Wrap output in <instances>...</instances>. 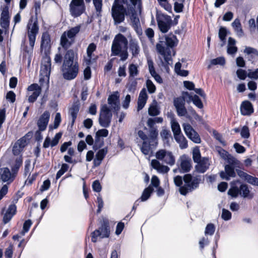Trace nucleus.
<instances>
[{
    "instance_id": "obj_14",
    "label": "nucleus",
    "mask_w": 258,
    "mask_h": 258,
    "mask_svg": "<svg viewBox=\"0 0 258 258\" xmlns=\"http://www.w3.org/2000/svg\"><path fill=\"white\" fill-rule=\"evenodd\" d=\"M177 114L179 116H185L187 112L185 107V98L184 97L175 98L173 100Z\"/></svg>"
},
{
    "instance_id": "obj_21",
    "label": "nucleus",
    "mask_w": 258,
    "mask_h": 258,
    "mask_svg": "<svg viewBox=\"0 0 258 258\" xmlns=\"http://www.w3.org/2000/svg\"><path fill=\"white\" fill-rule=\"evenodd\" d=\"M62 136L61 133H58L55 134L54 137L51 141L50 138L49 137H47L43 143V147L44 148H47L50 146L51 147L56 146L59 140L60 139Z\"/></svg>"
},
{
    "instance_id": "obj_34",
    "label": "nucleus",
    "mask_w": 258,
    "mask_h": 258,
    "mask_svg": "<svg viewBox=\"0 0 258 258\" xmlns=\"http://www.w3.org/2000/svg\"><path fill=\"white\" fill-rule=\"evenodd\" d=\"M73 41H69L67 38L66 32H64L60 38V44L62 47L65 50H67L73 44Z\"/></svg>"
},
{
    "instance_id": "obj_56",
    "label": "nucleus",
    "mask_w": 258,
    "mask_h": 258,
    "mask_svg": "<svg viewBox=\"0 0 258 258\" xmlns=\"http://www.w3.org/2000/svg\"><path fill=\"white\" fill-rule=\"evenodd\" d=\"M96 45L94 43H90L87 47V53L88 56L91 58L92 57V53L96 50Z\"/></svg>"
},
{
    "instance_id": "obj_29",
    "label": "nucleus",
    "mask_w": 258,
    "mask_h": 258,
    "mask_svg": "<svg viewBox=\"0 0 258 258\" xmlns=\"http://www.w3.org/2000/svg\"><path fill=\"white\" fill-rule=\"evenodd\" d=\"M129 49L133 56H137L140 53V49L138 41L135 39L130 41Z\"/></svg>"
},
{
    "instance_id": "obj_47",
    "label": "nucleus",
    "mask_w": 258,
    "mask_h": 258,
    "mask_svg": "<svg viewBox=\"0 0 258 258\" xmlns=\"http://www.w3.org/2000/svg\"><path fill=\"white\" fill-rule=\"evenodd\" d=\"M69 165L67 164L63 163L62 164L61 168L59 170L56 175V179H59L69 169Z\"/></svg>"
},
{
    "instance_id": "obj_49",
    "label": "nucleus",
    "mask_w": 258,
    "mask_h": 258,
    "mask_svg": "<svg viewBox=\"0 0 258 258\" xmlns=\"http://www.w3.org/2000/svg\"><path fill=\"white\" fill-rule=\"evenodd\" d=\"M160 113L156 105H151L148 109V113L150 116H157Z\"/></svg>"
},
{
    "instance_id": "obj_31",
    "label": "nucleus",
    "mask_w": 258,
    "mask_h": 258,
    "mask_svg": "<svg viewBox=\"0 0 258 258\" xmlns=\"http://www.w3.org/2000/svg\"><path fill=\"white\" fill-rule=\"evenodd\" d=\"M176 142L179 144L180 149H183L187 147V141L182 134L174 137Z\"/></svg>"
},
{
    "instance_id": "obj_27",
    "label": "nucleus",
    "mask_w": 258,
    "mask_h": 258,
    "mask_svg": "<svg viewBox=\"0 0 258 258\" xmlns=\"http://www.w3.org/2000/svg\"><path fill=\"white\" fill-rule=\"evenodd\" d=\"M151 164L152 167L159 173H167L170 169L168 166L162 165L160 162L156 159L152 160Z\"/></svg>"
},
{
    "instance_id": "obj_54",
    "label": "nucleus",
    "mask_w": 258,
    "mask_h": 258,
    "mask_svg": "<svg viewBox=\"0 0 258 258\" xmlns=\"http://www.w3.org/2000/svg\"><path fill=\"white\" fill-rule=\"evenodd\" d=\"M160 135L162 139L167 142H168L169 138L171 137L170 132L166 129L162 130L160 133Z\"/></svg>"
},
{
    "instance_id": "obj_32",
    "label": "nucleus",
    "mask_w": 258,
    "mask_h": 258,
    "mask_svg": "<svg viewBox=\"0 0 258 258\" xmlns=\"http://www.w3.org/2000/svg\"><path fill=\"white\" fill-rule=\"evenodd\" d=\"M239 195L244 198L252 199L253 197L252 195L250 194V190L246 184H241L239 188Z\"/></svg>"
},
{
    "instance_id": "obj_11",
    "label": "nucleus",
    "mask_w": 258,
    "mask_h": 258,
    "mask_svg": "<svg viewBox=\"0 0 258 258\" xmlns=\"http://www.w3.org/2000/svg\"><path fill=\"white\" fill-rule=\"evenodd\" d=\"M69 6L70 14L74 18L80 16L86 10L84 0H72Z\"/></svg>"
},
{
    "instance_id": "obj_3",
    "label": "nucleus",
    "mask_w": 258,
    "mask_h": 258,
    "mask_svg": "<svg viewBox=\"0 0 258 258\" xmlns=\"http://www.w3.org/2000/svg\"><path fill=\"white\" fill-rule=\"evenodd\" d=\"M200 181V178L198 176L193 177L190 174L184 175L183 178L179 175L174 178L175 184L179 187V191L183 196L198 188Z\"/></svg>"
},
{
    "instance_id": "obj_33",
    "label": "nucleus",
    "mask_w": 258,
    "mask_h": 258,
    "mask_svg": "<svg viewBox=\"0 0 258 258\" xmlns=\"http://www.w3.org/2000/svg\"><path fill=\"white\" fill-rule=\"evenodd\" d=\"M50 39L49 35L47 33H43L42 35L41 49L45 50L50 47Z\"/></svg>"
},
{
    "instance_id": "obj_43",
    "label": "nucleus",
    "mask_w": 258,
    "mask_h": 258,
    "mask_svg": "<svg viewBox=\"0 0 258 258\" xmlns=\"http://www.w3.org/2000/svg\"><path fill=\"white\" fill-rule=\"evenodd\" d=\"M163 161L165 163L172 166L175 163V158L171 152H168Z\"/></svg>"
},
{
    "instance_id": "obj_19",
    "label": "nucleus",
    "mask_w": 258,
    "mask_h": 258,
    "mask_svg": "<svg viewBox=\"0 0 258 258\" xmlns=\"http://www.w3.org/2000/svg\"><path fill=\"white\" fill-rule=\"evenodd\" d=\"M41 75L46 77L48 79L49 78L51 72V59L50 57L45 58L41 67Z\"/></svg>"
},
{
    "instance_id": "obj_46",
    "label": "nucleus",
    "mask_w": 258,
    "mask_h": 258,
    "mask_svg": "<svg viewBox=\"0 0 258 258\" xmlns=\"http://www.w3.org/2000/svg\"><path fill=\"white\" fill-rule=\"evenodd\" d=\"M104 145V141L103 139H101V138L97 137L95 136V143L93 146V149L95 151L100 149Z\"/></svg>"
},
{
    "instance_id": "obj_36",
    "label": "nucleus",
    "mask_w": 258,
    "mask_h": 258,
    "mask_svg": "<svg viewBox=\"0 0 258 258\" xmlns=\"http://www.w3.org/2000/svg\"><path fill=\"white\" fill-rule=\"evenodd\" d=\"M23 163L22 158L21 157L16 158L14 165L12 167V173L16 177L20 167L22 166Z\"/></svg>"
},
{
    "instance_id": "obj_57",
    "label": "nucleus",
    "mask_w": 258,
    "mask_h": 258,
    "mask_svg": "<svg viewBox=\"0 0 258 258\" xmlns=\"http://www.w3.org/2000/svg\"><path fill=\"white\" fill-rule=\"evenodd\" d=\"M192 102L199 108L201 109L203 108V103L198 95H195L194 96V100Z\"/></svg>"
},
{
    "instance_id": "obj_61",
    "label": "nucleus",
    "mask_w": 258,
    "mask_h": 258,
    "mask_svg": "<svg viewBox=\"0 0 258 258\" xmlns=\"http://www.w3.org/2000/svg\"><path fill=\"white\" fill-rule=\"evenodd\" d=\"M6 99L11 103H14L16 100V95L13 91H9L6 96Z\"/></svg>"
},
{
    "instance_id": "obj_40",
    "label": "nucleus",
    "mask_w": 258,
    "mask_h": 258,
    "mask_svg": "<svg viewBox=\"0 0 258 258\" xmlns=\"http://www.w3.org/2000/svg\"><path fill=\"white\" fill-rule=\"evenodd\" d=\"M225 63V59L224 57H218L216 58L213 59L210 61V64L208 66V69H210L212 65H220L224 66Z\"/></svg>"
},
{
    "instance_id": "obj_52",
    "label": "nucleus",
    "mask_w": 258,
    "mask_h": 258,
    "mask_svg": "<svg viewBox=\"0 0 258 258\" xmlns=\"http://www.w3.org/2000/svg\"><path fill=\"white\" fill-rule=\"evenodd\" d=\"M228 194L233 198H236L239 195V189L237 186L232 187L229 189Z\"/></svg>"
},
{
    "instance_id": "obj_20",
    "label": "nucleus",
    "mask_w": 258,
    "mask_h": 258,
    "mask_svg": "<svg viewBox=\"0 0 258 258\" xmlns=\"http://www.w3.org/2000/svg\"><path fill=\"white\" fill-rule=\"evenodd\" d=\"M119 98V96L117 91L109 95L108 98V104L110 105L116 111H118L120 108Z\"/></svg>"
},
{
    "instance_id": "obj_44",
    "label": "nucleus",
    "mask_w": 258,
    "mask_h": 258,
    "mask_svg": "<svg viewBox=\"0 0 258 258\" xmlns=\"http://www.w3.org/2000/svg\"><path fill=\"white\" fill-rule=\"evenodd\" d=\"M128 72L130 74L129 78H133V77L137 76L139 74L138 67L135 64H131L129 66Z\"/></svg>"
},
{
    "instance_id": "obj_60",
    "label": "nucleus",
    "mask_w": 258,
    "mask_h": 258,
    "mask_svg": "<svg viewBox=\"0 0 258 258\" xmlns=\"http://www.w3.org/2000/svg\"><path fill=\"white\" fill-rule=\"evenodd\" d=\"M167 152L165 150H160L156 153V157L158 160H163Z\"/></svg>"
},
{
    "instance_id": "obj_53",
    "label": "nucleus",
    "mask_w": 258,
    "mask_h": 258,
    "mask_svg": "<svg viewBox=\"0 0 258 258\" xmlns=\"http://www.w3.org/2000/svg\"><path fill=\"white\" fill-rule=\"evenodd\" d=\"M215 230V227L214 225L213 224L210 223L207 225L205 233L206 235H212L214 233Z\"/></svg>"
},
{
    "instance_id": "obj_8",
    "label": "nucleus",
    "mask_w": 258,
    "mask_h": 258,
    "mask_svg": "<svg viewBox=\"0 0 258 258\" xmlns=\"http://www.w3.org/2000/svg\"><path fill=\"white\" fill-rule=\"evenodd\" d=\"M156 20L160 31L163 33L167 32L170 29L172 22L171 17L157 11Z\"/></svg>"
},
{
    "instance_id": "obj_28",
    "label": "nucleus",
    "mask_w": 258,
    "mask_h": 258,
    "mask_svg": "<svg viewBox=\"0 0 258 258\" xmlns=\"http://www.w3.org/2000/svg\"><path fill=\"white\" fill-rule=\"evenodd\" d=\"M147 63L148 65L149 70L151 76L154 77L157 82L161 84L163 82L162 79L159 75H158L155 71L154 62L151 59H148Z\"/></svg>"
},
{
    "instance_id": "obj_51",
    "label": "nucleus",
    "mask_w": 258,
    "mask_h": 258,
    "mask_svg": "<svg viewBox=\"0 0 258 258\" xmlns=\"http://www.w3.org/2000/svg\"><path fill=\"white\" fill-rule=\"evenodd\" d=\"M61 115L60 113H56L55 114V116L54 118V123H53V126L52 127V125H49V128L50 129H52L53 128L54 129L57 128L58 126L59 125V124L61 122Z\"/></svg>"
},
{
    "instance_id": "obj_15",
    "label": "nucleus",
    "mask_w": 258,
    "mask_h": 258,
    "mask_svg": "<svg viewBox=\"0 0 258 258\" xmlns=\"http://www.w3.org/2000/svg\"><path fill=\"white\" fill-rule=\"evenodd\" d=\"M27 90L28 92H33L31 94L28 93V101L29 103H34L41 92V88L37 84L34 83L29 86Z\"/></svg>"
},
{
    "instance_id": "obj_55",
    "label": "nucleus",
    "mask_w": 258,
    "mask_h": 258,
    "mask_svg": "<svg viewBox=\"0 0 258 258\" xmlns=\"http://www.w3.org/2000/svg\"><path fill=\"white\" fill-rule=\"evenodd\" d=\"M146 86L148 89V92L152 94L155 92L156 87L153 83L151 80L148 79L146 81Z\"/></svg>"
},
{
    "instance_id": "obj_25",
    "label": "nucleus",
    "mask_w": 258,
    "mask_h": 258,
    "mask_svg": "<svg viewBox=\"0 0 258 258\" xmlns=\"http://www.w3.org/2000/svg\"><path fill=\"white\" fill-rule=\"evenodd\" d=\"M17 211V208L15 205L11 204L10 205L8 210L6 211V213L4 214L3 217V223L4 224L8 223L12 218V217L16 214Z\"/></svg>"
},
{
    "instance_id": "obj_9",
    "label": "nucleus",
    "mask_w": 258,
    "mask_h": 258,
    "mask_svg": "<svg viewBox=\"0 0 258 258\" xmlns=\"http://www.w3.org/2000/svg\"><path fill=\"white\" fill-rule=\"evenodd\" d=\"M28 36L29 41V45L32 49L34 46L36 35L38 33L39 26L37 18L33 22V17H31L28 21L27 26Z\"/></svg>"
},
{
    "instance_id": "obj_59",
    "label": "nucleus",
    "mask_w": 258,
    "mask_h": 258,
    "mask_svg": "<svg viewBox=\"0 0 258 258\" xmlns=\"http://www.w3.org/2000/svg\"><path fill=\"white\" fill-rule=\"evenodd\" d=\"M236 74L239 79L244 80L247 76L246 72L242 69H238L236 71Z\"/></svg>"
},
{
    "instance_id": "obj_64",
    "label": "nucleus",
    "mask_w": 258,
    "mask_h": 258,
    "mask_svg": "<svg viewBox=\"0 0 258 258\" xmlns=\"http://www.w3.org/2000/svg\"><path fill=\"white\" fill-rule=\"evenodd\" d=\"M247 77L252 79H258V68L254 71H251L249 70L247 74Z\"/></svg>"
},
{
    "instance_id": "obj_23",
    "label": "nucleus",
    "mask_w": 258,
    "mask_h": 258,
    "mask_svg": "<svg viewBox=\"0 0 258 258\" xmlns=\"http://www.w3.org/2000/svg\"><path fill=\"white\" fill-rule=\"evenodd\" d=\"M240 111L243 115H250L253 112V107L251 103L247 100L242 102L240 106Z\"/></svg>"
},
{
    "instance_id": "obj_63",
    "label": "nucleus",
    "mask_w": 258,
    "mask_h": 258,
    "mask_svg": "<svg viewBox=\"0 0 258 258\" xmlns=\"http://www.w3.org/2000/svg\"><path fill=\"white\" fill-rule=\"evenodd\" d=\"M221 217L224 220H229L231 218V213L228 210L223 209L222 210Z\"/></svg>"
},
{
    "instance_id": "obj_48",
    "label": "nucleus",
    "mask_w": 258,
    "mask_h": 258,
    "mask_svg": "<svg viewBox=\"0 0 258 258\" xmlns=\"http://www.w3.org/2000/svg\"><path fill=\"white\" fill-rule=\"evenodd\" d=\"M129 79L130 82L127 85V89L130 92H134L136 90L137 85V82L133 78H129Z\"/></svg>"
},
{
    "instance_id": "obj_24",
    "label": "nucleus",
    "mask_w": 258,
    "mask_h": 258,
    "mask_svg": "<svg viewBox=\"0 0 258 258\" xmlns=\"http://www.w3.org/2000/svg\"><path fill=\"white\" fill-rule=\"evenodd\" d=\"M1 170V179L3 181L11 183L14 180L15 177L8 167L2 168Z\"/></svg>"
},
{
    "instance_id": "obj_50",
    "label": "nucleus",
    "mask_w": 258,
    "mask_h": 258,
    "mask_svg": "<svg viewBox=\"0 0 258 258\" xmlns=\"http://www.w3.org/2000/svg\"><path fill=\"white\" fill-rule=\"evenodd\" d=\"M107 153V148H104L103 149L99 150L96 154L95 157L97 158L98 160L102 161L105 155Z\"/></svg>"
},
{
    "instance_id": "obj_62",
    "label": "nucleus",
    "mask_w": 258,
    "mask_h": 258,
    "mask_svg": "<svg viewBox=\"0 0 258 258\" xmlns=\"http://www.w3.org/2000/svg\"><path fill=\"white\" fill-rule=\"evenodd\" d=\"M241 136L243 138H248L249 137V128L247 126H244L240 132Z\"/></svg>"
},
{
    "instance_id": "obj_30",
    "label": "nucleus",
    "mask_w": 258,
    "mask_h": 258,
    "mask_svg": "<svg viewBox=\"0 0 258 258\" xmlns=\"http://www.w3.org/2000/svg\"><path fill=\"white\" fill-rule=\"evenodd\" d=\"M232 26L234 31L238 37H242L244 35V32L242 29L241 24L238 19H236L232 23Z\"/></svg>"
},
{
    "instance_id": "obj_13",
    "label": "nucleus",
    "mask_w": 258,
    "mask_h": 258,
    "mask_svg": "<svg viewBox=\"0 0 258 258\" xmlns=\"http://www.w3.org/2000/svg\"><path fill=\"white\" fill-rule=\"evenodd\" d=\"M183 126L186 135L190 140L197 144L201 143V140L199 135L189 124L184 123Z\"/></svg>"
},
{
    "instance_id": "obj_16",
    "label": "nucleus",
    "mask_w": 258,
    "mask_h": 258,
    "mask_svg": "<svg viewBox=\"0 0 258 258\" xmlns=\"http://www.w3.org/2000/svg\"><path fill=\"white\" fill-rule=\"evenodd\" d=\"M50 113L48 111H45L43 113L39 118L37 125L38 130L40 131H45L48 125L49 120Z\"/></svg>"
},
{
    "instance_id": "obj_10",
    "label": "nucleus",
    "mask_w": 258,
    "mask_h": 258,
    "mask_svg": "<svg viewBox=\"0 0 258 258\" xmlns=\"http://www.w3.org/2000/svg\"><path fill=\"white\" fill-rule=\"evenodd\" d=\"M112 116L111 110L106 105H104L101 107L99 117V123L100 125L104 127L109 126Z\"/></svg>"
},
{
    "instance_id": "obj_45",
    "label": "nucleus",
    "mask_w": 258,
    "mask_h": 258,
    "mask_svg": "<svg viewBox=\"0 0 258 258\" xmlns=\"http://www.w3.org/2000/svg\"><path fill=\"white\" fill-rule=\"evenodd\" d=\"M192 159L195 163L202 159L201 158L200 151L198 147L195 148L192 150Z\"/></svg>"
},
{
    "instance_id": "obj_39",
    "label": "nucleus",
    "mask_w": 258,
    "mask_h": 258,
    "mask_svg": "<svg viewBox=\"0 0 258 258\" xmlns=\"http://www.w3.org/2000/svg\"><path fill=\"white\" fill-rule=\"evenodd\" d=\"M80 25H78L76 27L72 28L67 32H66V35L67 37L70 39L74 38L76 36V35L79 32V31H80Z\"/></svg>"
},
{
    "instance_id": "obj_2",
    "label": "nucleus",
    "mask_w": 258,
    "mask_h": 258,
    "mask_svg": "<svg viewBox=\"0 0 258 258\" xmlns=\"http://www.w3.org/2000/svg\"><path fill=\"white\" fill-rule=\"evenodd\" d=\"M178 42L176 36L174 35H163L159 37V42L156 44V48L158 53L163 56L167 64H170V62L172 61L170 49L176 46Z\"/></svg>"
},
{
    "instance_id": "obj_37",
    "label": "nucleus",
    "mask_w": 258,
    "mask_h": 258,
    "mask_svg": "<svg viewBox=\"0 0 258 258\" xmlns=\"http://www.w3.org/2000/svg\"><path fill=\"white\" fill-rule=\"evenodd\" d=\"M228 32L225 27H221L219 30L218 35L219 37L222 42L220 44L221 47H223L225 44L226 42V37L227 35Z\"/></svg>"
},
{
    "instance_id": "obj_17",
    "label": "nucleus",
    "mask_w": 258,
    "mask_h": 258,
    "mask_svg": "<svg viewBox=\"0 0 258 258\" xmlns=\"http://www.w3.org/2000/svg\"><path fill=\"white\" fill-rule=\"evenodd\" d=\"M180 164L179 168L180 173L188 172L191 168V159L185 155L180 157Z\"/></svg>"
},
{
    "instance_id": "obj_18",
    "label": "nucleus",
    "mask_w": 258,
    "mask_h": 258,
    "mask_svg": "<svg viewBox=\"0 0 258 258\" xmlns=\"http://www.w3.org/2000/svg\"><path fill=\"white\" fill-rule=\"evenodd\" d=\"M220 177L222 179L226 180H230V177H234L236 176L234 167L229 165L225 166V171H222L220 172Z\"/></svg>"
},
{
    "instance_id": "obj_38",
    "label": "nucleus",
    "mask_w": 258,
    "mask_h": 258,
    "mask_svg": "<svg viewBox=\"0 0 258 258\" xmlns=\"http://www.w3.org/2000/svg\"><path fill=\"white\" fill-rule=\"evenodd\" d=\"M93 3L96 11V15L97 17L100 18L102 16V0H92Z\"/></svg>"
},
{
    "instance_id": "obj_5",
    "label": "nucleus",
    "mask_w": 258,
    "mask_h": 258,
    "mask_svg": "<svg viewBox=\"0 0 258 258\" xmlns=\"http://www.w3.org/2000/svg\"><path fill=\"white\" fill-rule=\"evenodd\" d=\"M128 41L126 38L121 34L115 35L111 46V56H119L120 60L124 61L128 58Z\"/></svg>"
},
{
    "instance_id": "obj_4",
    "label": "nucleus",
    "mask_w": 258,
    "mask_h": 258,
    "mask_svg": "<svg viewBox=\"0 0 258 258\" xmlns=\"http://www.w3.org/2000/svg\"><path fill=\"white\" fill-rule=\"evenodd\" d=\"M139 137L143 140L142 146L141 148L142 152L145 155H151L158 145L157 137L158 132L155 129H151L149 131V135L147 136L142 131H139L138 133Z\"/></svg>"
},
{
    "instance_id": "obj_22",
    "label": "nucleus",
    "mask_w": 258,
    "mask_h": 258,
    "mask_svg": "<svg viewBox=\"0 0 258 258\" xmlns=\"http://www.w3.org/2000/svg\"><path fill=\"white\" fill-rule=\"evenodd\" d=\"M196 163L195 169L199 173H203L209 168L210 163L207 158H203L202 160Z\"/></svg>"
},
{
    "instance_id": "obj_7",
    "label": "nucleus",
    "mask_w": 258,
    "mask_h": 258,
    "mask_svg": "<svg viewBox=\"0 0 258 258\" xmlns=\"http://www.w3.org/2000/svg\"><path fill=\"white\" fill-rule=\"evenodd\" d=\"M110 226L109 220L106 218H103L100 221V226L91 233L92 241L96 242L97 238H108L110 235Z\"/></svg>"
},
{
    "instance_id": "obj_1",
    "label": "nucleus",
    "mask_w": 258,
    "mask_h": 258,
    "mask_svg": "<svg viewBox=\"0 0 258 258\" xmlns=\"http://www.w3.org/2000/svg\"><path fill=\"white\" fill-rule=\"evenodd\" d=\"M79 70L77 53L72 49L67 50L64 54L61 67L63 78L67 80L74 79L78 74Z\"/></svg>"
},
{
    "instance_id": "obj_42",
    "label": "nucleus",
    "mask_w": 258,
    "mask_h": 258,
    "mask_svg": "<svg viewBox=\"0 0 258 258\" xmlns=\"http://www.w3.org/2000/svg\"><path fill=\"white\" fill-rule=\"evenodd\" d=\"M171 129L174 137L181 133V129L179 123L175 120L171 121Z\"/></svg>"
},
{
    "instance_id": "obj_58",
    "label": "nucleus",
    "mask_w": 258,
    "mask_h": 258,
    "mask_svg": "<svg viewBox=\"0 0 258 258\" xmlns=\"http://www.w3.org/2000/svg\"><path fill=\"white\" fill-rule=\"evenodd\" d=\"M1 18L10 19L8 6H5L4 7L1 14Z\"/></svg>"
},
{
    "instance_id": "obj_26",
    "label": "nucleus",
    "mask_w": 258,
    "mask_h": 258,
    "mask_svg": "<svg viewBox=\"0 0 258 258\" xmlns=\"http://www.w3.org/2000/svg\"><path fill=\"white\" fill-rule=\"evenodd\" d=\"M80 103L78 101L73 103L72 107L69 109V114L72 117L71 125L73 126L77 117L80 109Z\"/></svg>"
},
{
    "instance_id": "obj_6",
    "label": "nucleus",
    "mask_w": 258,
    "mask_h": 258,
    "mask_svg": "<svg viewBox=\"0 0 258 258\" xmlns=\"http://www.w3.org/2000/svg\"><path fill=\"white\" fill-rule=\"evenodd\" d=\"M122 3H125L124 0H114L111 8V16L115 25L123 22L125 16L128 15V9L123 6Z\"/></svg>"
},
{
    "instance_id": "obj_35",
    "label": "nucleus",
    "mask_w": 258,
    "mask_h": 258,
    "mask_svg": "<svg viewBox=\"0 0 258 258\" xmlns=\"http://www.w3.org/2000/svg\"><path fill=\"white\" fill-rule=\"evenodd\" d=\"M163 121V118L161 117H156L154 118H149L148 119L147 124V125L151 129H155L156 132H158V130L156 127L154 126L155 124L156 123H162Z\"/></svg>"
},
{
    "instance_id": "obj_12",
    "label": "nucleus",
    "mask_w": 258,
    "mask_h": 258,
    "mask_svg": "<svg viewBox=\"0 0 258 258\" xmlns=\"http://www.w3.org/2000/svg\"><path fill=\"white\" fill-rule=\"evenodd\" d=\"M141 1L142 0H130L132 6H129L128 7V15L131 16V19L134 28L138 27L139 24V19L137 16L135 7L136 5H138L139 7L141 6L142 3Z\"/></svg>"
},
{
    "instance_id": "obj_41",
    "label": "nucleus",
    "mask_w": 258,
    "mask_h": 258,
    "mask_svg": "<svg viewBox=\"0 0 258 258\" xmlns=\"http://www.w3.org/2000/svg\"><path fill=\"white\" fill-rule=\"evenodd\" d=\"M154 189L152 187L149 186L146 188L143 192L142 195L141 197L142 201H146L151 196V193L153 191Z\"/></svg>"
}]
</instances>
